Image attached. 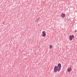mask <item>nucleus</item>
Wrapping results in <instances>:
<instances>
[{
    "mask_svg": "<svg viewBox=\"0 0 77 77\" xmlns=\"http://www.w3.org/2000/svg\"><path fill=\"white\" fill-rule=\"evenodd\" d=\"M42 36L43 37H45L46 35V34L45 33V31H43L42 32Z\"/></svg>",
    "mask_w": 77,
    "mask_h": 77,
    "instance_id": "obj_2",
    "label": "nucleus"
},
{
    "mask_svg": "<svg viewBox=\"0 0 77 77\" xmlns=\"http://www.w3.org/2000/svg\"><path fill=\"white\" fill-rule=\"evenodd\" d=\"M61 68V64L59 63L58 65V66H55L54 71L55 72H56L57 71H60V68Z\"/></svg>",
    "mask_w": 77,
    "mask_h": 77,
    "instance_id": "obj_1",
    "label": "nucleus"
},
{
    "mask_svg": "<svg viewBox=\"0 0 77 77\" xmlns=\"http://www.w3.org/2000/svg\"><path fill=\"white\" fill-rule=\"evenodd\" d=\"M38 21V20H36V22H37V21Z\"/></svg>",
    "mask_w": 77,
    "mask_h": 77,
    "instance_id": "obj_8",
    "label": "nucleus"
},
{
    "mask_svg": "<svg viewBox=\"0 0 77 77\" xmlns=\"http://www.w3.org/2000/svg\"><path fill=\"white\" fill-rule=\"evenodd\" d=\"M2 23L4 24H5V23H4V22H3Z\"/></svg>",
    "mask_w": 77,
    "mask_h": 77,
    "instance_id": "obj_9",
    "label": "nucleus"
},
{
    "mask_svg": "<svg viewBox=\"0 0 77 77\" xmlns=\"http://www.w3.org/2000/svg\"><path fill=\"white\" fill-rule=\"evenodd\" d=\"M52 48H53V46L52 45H50V49H51Z\"/></svg>",
    "mask_w": 77,
    "mask_h": 77,
    "instance_id": "obj_6",
    "label": "nucleus"
},
{
    "mask_svg": "<svg viewBox=\"0 0 77 77\" xmlns=\"http://www.w3.org/2000/svg\"><path fill=\"white\" fill-rule=\"evenodd\" d=\"M61 16L62 18H64L65 17V14L64 13H62L61 14Z\"/></svg>",
    "mask_w": 77,
    "mask_h": 77,
    "instance_id": "obj_4",
    "label": "nucleus"
},
{
    "mask_svg": "<svg viewBox=\"0 0 77 77\" xmlns=\"http://www.w3.org/2000/svg\"><path fill=\"white\" fill-rule=\"evenodd\" d=\"M74 35H70L69 36V38L70 41H72V38H74Z\"/></svg>",
    "mask_w": 77,
    "mask_h": 77,
    "instance_id": "obj_3",
    "label": "nucleus"
},
{
    "mask_svg": "<svg viewBox=\"0 0 77 77\" xmlns=\"http://www.w3.org/2000/svg\"><path fill=\"white\" fill-rule=\"evenodd\" d=\"M76 30H75L74 32H75V33H76Z\"/></svg>",
    "mask_w": 77,
    "mask_h": 77,
    "instance_id": "obj_7",
    "label": "nucleus"
},
{
    "mask_svg": "<svg viewBox=\"0 0 77 77\" xmlns=\"http://www.w3.org/2000/svg\"><path fill=\"white\" fill-rule=\"evenodd\" d=\"M71 67H70L69 68H68V69H67L68 72H70V71H71Z\"/></svg>",
    "mask_w": 77,
    "mask_h": 77,
    "instance_id": "obj_5",
    "label": "nucleus"
}]
</instances>
